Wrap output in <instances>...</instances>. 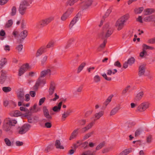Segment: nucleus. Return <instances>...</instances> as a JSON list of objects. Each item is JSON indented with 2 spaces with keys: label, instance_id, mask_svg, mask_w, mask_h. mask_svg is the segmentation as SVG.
Segmentation results:
<instances>
[{
  "label": "nucleus",
  "instance_id": "obj_39",
  "mask_svg": "<svg viewBox=\"0 0 155 155\" xmlns=\"http://www.w3.org/2000/svg\"><path fill=\"white\" fill-rule=\"evenodd\" d=\"M135 61V60L134 58L131 57L128 59L127 62L130 65H131L134 63Z\"/></svg>",
  "mask_w": 155,
  "mask_h": 155
},
{
  "label": "nucleus",
  "instance_id": "obj_38",
  "mask_svg": "<svg viewBox=\"0 0 155 155\" xmlns=\"http://www.w3.org/2000/svg\"><path fill=\"white\" fill-rule=\"evenodd\" d=\"M143 8L142 7H140L138 8H136L134 10L135 13L136 14H140L143 11Z\"/></svg>",
  "mask_w": 155,
  "mask_h": 155
},
{
  "label": "nucleus",
  "instance_id": "obj_29",
  "mask_svg": "<svg viewBox=\"0 0 155 155\" xmlns=\"http://www.w3.org/2000/svg\"><path fill=\"white\" fill-rule=\"evenodd\" d=\"M43 111L45 116L47 119H48V110L46 106H45L43 107Z\"/></svg>",
  "mask_w": 155,
  "mask_h": 155
},
{
  "label": "nucleus",
  "instance_id": "obj_26",
  "mask_svg": "<svg viewBox=\"0 0 155 155\" xmlns=\"http://www.w3.org/2000/svg\"><path fill=\"white\" fill-rule=\"evenodd\" d=\"M104 114V112L103 111H101L98 113L95 114L94 116L95 117V119L94 121H95L99 119Z\"/></svg>",
  "mask_w": 155,
  "mask_h": 155
},
{
  "label": "nucleus",
  "instance_id": "obj_18",
  "mask_svg": "<svg viewBox=\"0 0 155 155\" xmlns=\"http://www.w3.org/2000/svg\"><path fill=\"white\" fill-rule=\"evenodd\" d=\"M72 112L71 109L68 110L65 112H64L62 114L61 117L62 121H64L65 120L66 118L70 115V114Z\"/></svg>",
  "mask_w": 155,
  "mask_h": 155
},
{
  "label": "nucleus",
  "instance_id": "obj_19",
  "mask_svg": "<svg viewBox=\"0 0 155 155\" xmlns=\"http://www.w3.org/2000/svg\"><path fill=\"white\" fill-rule=\"evenodd\" d=\"M79 128H77L74 130L71 133L69 138V140H71L76 138L78 134Z\"/></svg>",
  "mask_w": 155,
  "mask_h": 155
},
{
  "label": "nucleus",
  "instance_id": "obj_6",
  "mask_svg": "<svg viewBox=\"0 0 155 155\" xmlns=\"http://www.w3.org/2000/svg\"><path fill=\"white\" fill-rule=\"evenodd\" d=\"M48 19H43L36 24V27L38 28H40L47 25L48 23Z\"/></svg>",
  "mask_w": 155,
  "mask_h": 155
},
{
  "label": "nucleus",
  "instance_id": "obj_10",
  "mask_svg": "<svg viewBox=\"0 0 155 155\" xmlns=\"http://www.w3.org/2000/svg\"><path fill=\"white\" fill-rule=\"evenodd\" d=\"M48 73V69H47L46 70H44L41 71L40 74V76L38 78V80L44 83V84L46 83V81L45 79L44 78L45 76Z\"/></svg>",
  "mask_w": 155,
  "mask_h": 155
},
{
  "label": "nucleus",
  "instance_id": "obj_47",
  "mask_svg": "<svg viewBox=\"0 0 155 155\" xmlns=\"http://www.w3.org/2000/svg\"><path fill=\"white\" fill-rule=\"evenodd\" d=\"M105 145V143L104 142H102L100 143L96 147V150H98L102 148Z\"/></svg>",
  "mask_w": 155,
  "mask_h": 155
},
{
  "label": "nucleus",
  "instance_id": "obj_64",
  "mask_svg": "<svg viewBox=\"0 0 155 155\" xmlns=\"http://www.w3.org/2000/svg\"><path fill=\"white\" fill-rule=\"evenodd\" d=\"M25 72V70H23L20 68L19 70L18 75L19 76H21Z\"/></svg>",
  "mask_w": 155,
  "mask_h": 155
},
{
  "label": "nucleus",
  "instance_id": "obj_30",
  "mask_svg": "<svg viewBox=\"0 0 155 155\" xmlns=\"http://www.w3.org/2000/svg\"><path fill=\"white\" fill-rule=\"evenodd\" d=\"M28 35V31L25 30L21 32L19 34V36L20 37L23 38V39H25Z\"/></svg>",
  "mask_w": 155,
  "mask_h": 155
},
{
  "label": "nucleus",
  "instance_id": "obj_17",
  "mask_svg": "<svg viewBox=\"0 0 155 155\" xmlns=\"http://www.w3.org/2000/svg\"><path fill=\"white\" fill-rule=\"evenodd\" d=\"M120 109V105H118L117 106L111 110L110 115V116H112L115 115L118 112Z\"/></svg>",
  "mask_w": 155,
  "mask_h": 155
},
{
  "label": "nucleus",
  "instance_id": "obj_27",
  "mask_svg": "<svg viewBox=\"0 0 155 155\" xmlns=\"http://www.w3.org/2000/svg\"><path fill=\"white\" fill-rule=\"evenodd\" d=\"M55 147L57 149H64V147L63 146L61 145V142L60 140H57L55 141Z\"/></svg>",
  "mask_w": 155,
  "mask_h": 155
},
{
  "label": "nucleus",
  "instance_id": "obj_43",
  "mask_svg": "<svg viewBox=\"0 0 155 155\" xmlns=\"http://www.w3.org/2000/svg\"><path fill=\"white\" fill-rule=\"evenodd\" d=\"M94 133V131H92L86 134L84 137V139L86 140L90 137L93 135Z\"/></svg>",
  "mask_w": 155,
  "mask_h": 155
},
{
  "label": "nucleus",
  "instance_id": "obj_33",
  "mask_svg": "<svg viewBox=\"0 0 155 155\" xmlns=\"http://www.w3.org/2000/svg\"><path fill=\"white\" fill-rule=\"evenodd\" d=\"M7 62V59L5 58H2L0 61V68L1 69L4 65Z\"/></svg>",
  "mask_w": 155,
  "mask_h": 155
},
{
  "label": "nucleus",
  "instance_id": "obj_4",
  "mask_svg": "<svg viewBox=\"0 0 155 155\" xmlns=\"http://www.w3.org/2000/svg\"><path fill=\"white\" fill-rule=\"evenodd\" d=\"M149 103L147 102H144L141 103L137 107L136 111L143 112L146 110L149 106Z\"/></svg>",
  "mask_w": 155,
  "mask_h": 155
},
{
  "label": "nucleus",
  "instance_id": "obj_62",
  "mask_svg": "<svg viewBox=\"0 0 155 155\" xmlns=\"http://www.w3.org/2000/svg\"><path fill=\"white\" fill-rule=\"evenodd\" d=\"M104 39V40L103 43H102V44H101L100 46V48H104L107 42V40L106 39Z\"/></svg>",
  "mask_w": 155,
  "mask_h": 155
},
{
  "label": "nucleus",
  "instance_id": "obj_49",
  "mask_svg": "<svg viewBox=\"0 0 155 155\" xmlns=\"http://www.w3.org/2000/svg\"><path fill=\"white\" fill-rule=\"evenodd\" d=\"M13 24V21L12 20L10 19L8 20V22L5 25V27L9 28L11 27Z\"/></svg>",
  "mask_w": 155,
  "mask_h": 155
},
{
  "label": "nucleus",
  "instance_id": "obj_31",
  "mask_svg": "<svg viewBox=\"0 0 155 155\" xmlns=\"http://www.w3.org/2000/svg\"><path fill=\"white\" fill-rule=\"evenodd\" d=\"M11 126L8 124V122L6 124H4L3 126V130L6 131H8L10 130Z\"/></svg>",
  "mask_w": 155,
  "mask_h": 155
},
{
  "label": "nucleus",
  "instance_id": "obj_44",
  "mask_svg": "<svg viewBox=\"0 0 155 155\" xmlns=\"http://www.w3.org/2000/svg\"><path fill=\"white\" fill-rule=\"evenodd\" d=\"M147 55V52L144 50H143V51L140 53V56L141 58L143 57L146 58Z\"/></svg>",
  "mask_w": 155,
  "mask_h": 155
},
{
  "label": "nucleus",
  "instance_id": "obj_45",
  "mask_svg": "<svg viewBox=\"0 0 155 155\" xmlns=\"http://www.w3.org/2000/svg\"><path fill=\"white\" fill-rule=\"evenodd\" d=\"M2 90L5 92L7 93L10 91L12 89L9 87H4L2 88Z\"/></svg>",
  "mask_w": 155,
  "mask_h": 155
},
{
  "label": "nucleus",
  "instance_id": "obj_54",
  "mask_svg": "<svg viewBox=\"0 0 155 155\" xmlns=\"http://www.w3.org/2000/svg\"><path fill=\"white\" fill-rule=\"evenodd\" d=\"M5 142L8 146H11V142L10 140L8 138H5Z\"/></svg>",
  "mask_w": 155,
  "mask_h": 155
},
{
  "label": "nucleus",
  "instance_id": "obj_51",
  "mask_svg": "<svg viewBox=\"0 0 155 155\" xmlns=\"http://www.w3.org/2000/svg\"><path fill=\"white\" fill-rule=\"evenodd\" d=\"M130 151L129 149H126L121 152L120 154V155H126L130 153Z\"/></svg>",
  "mask_w": 155,
  "mask_h": 155
},
{
  "label": "nucleus",
  "instance_id": "obj_34",
  "mask_svg": "<svg viewBox=\"0 0 155 155\" xmlns=\"http://www.w3.org/2000/svg\"><path fill=\"white\" fill-rule=\"evenodd\" d=\"M113 96H112L111 95L109 97H108L107 99L106 100L105 102L104 103V105H105V107H106L107 106V105L111 101V99Z\"/></svg>",
  "mask_w": 155,
  "mask_h": 155
},
{
  "label": "nucleus",
  "instance_id": "obj_46",
  "mask_svg": "<svg viewBox=\"0 0 155 155\" xmlns=\"http://www.w3.org/2000/svg\"><path fill=\"white\" fill-rule=\"evenodd\" d=\"M16 8L15 6H13L12 9V11L11 13V15L12 16H14L16 14Z\"/></svg>",
  "mask_w": 155,
  "mask_h": 155
},
{
  "label": "nucleus",
  "instance_id": "obj_56",
  "mask_svg": "<svg viewBox=\"0 0 155 155\" xmlns=\"http://www.w3.org/2000/svg\"><path fill=\"white\" fill-rule=\"evenodd\" d=\"M102 75L106 80L110 81L111 80V78L110 77H108L105 73L103 74Z\"/></svg>",
  "mask_w": 155,
  "mask_h": 155
},
{
  "label": "nucleus",
  "instance_id": "obj_5",
  "mask_svg": "<svg viewBox=\"0 0 155 155\" xmlns=\"http://www.w3.org/2000/svg\"><path fill=\"white\" fill-rule=\"evenodd\" d=\"M74 8H68L67 11L62 15L61 19L63 21H64L69 17L74 11Z\"/></svg>",
  "mask_w": 155,
  "mask_h": 155
},
{
  "label": "nucleus",
  "instance_id": "obj_32",
  "mask_svg": "<svg viewBox=\"0 0 155 155\" xmlns=\"http://www.w3.org/2000/svg\"><path fill=\"white\" fill-rule=\"evenodd\" d=\"M17 97L19 99L23 102L24 100V94L23 92L20 91L17 95Z\"/></svg>",
  "mask_w": 155,
  "mask_h": 155
},
{
  "label": "nucleus",
  "instance_id": "obj_53",
  "mask_svg": "<svg viewBox=\"0 0 155 155\" xmlns=\"http://www.w3.org/2000/svg\"><path fill=\"white\" fill-rule=\"evenodd\" d=\"M94 123L93 122H91L89 123L86 127L89 130L91 129L92 127L94 126Z\"/></svg>",
  "mask_w": 155,
  "mask_h": 155
},
{
  "label": "nucleus",
  "instance_id": "obj_24",
  "mask_svg": "<svg viewBox=\"0 0 155 155\" xmlns=\"http://www.w3.org/2000/svg\"><path fill=\"white\" fill-rule=\"evenodd\" d=\"M155 19V16L154 15H151L145 17L143 19L146 22H149L153 21Z\"/></svg>",
  "mask_w": 155,
  "mask_h": 155
},
{
  "label": "nucleus",
  "instance_id": "obj_11",
  "mask_svg": "<svg viewBox=\"0 0 155 155\" xmlns=\"http://www.w3.org/2000/svg\"><path fill=\"white\" fill-rule=\"evenodd\" d=\"M48 48V44L47 45L46 47L44 46L40 48L37 51L36 57H38L45 52L47 51V48Z\"/></svg>",
  "mask_w": 155,
  "mask_h": 155
},
{
  "label": "nucleus",
  "instance_id": "obj_9",
  "mask_svg": "<svg viewBox=\"0 0 155 155\" xmlns=\"http://www.w3.org/2000/svg\"><path fill=\"white\" fill-rule=\"evenodd\" d=\"M30 127V125L29 124H25L20 128L18 131L19 134H25L29 129Z\"/></svg>",
  "mask_w": 155,
  "mask_h": 155
},
{
  "label": "nucleus",
  "instance_id": "obj_16",
  "mask_svg": "<svg viewBox=\"0 0 155 155\" xmlns=\"http://www.w3.org/2000/svg\"><path fill=\"white\" fill-rule=\"evenodd\" d=\"M61 107V103H59L58 106H55L53 107L52 110H51L50 111L51 114L53 115L54 114V113H53V111L55 112H58L60 111Z\"/></svg>",
  "mask_w": 155,
  "mask_h": 155
},
{
  "label": "nucleus",
  "instance_id": "obj_50",
  "mask_svg": "<svg viewBox=\"0 0 155 155\" xmlns=\"http://www.w3.org/2000/svg\"><path fill=\"white\" fill-rule=\"evenodd\" d=\"M78 0H69L68 2V4L70 6H72Z\"/></svg>",
  "mask_w": 155,
  "mask_h": 155
},
{
  "label": "nucleus",
  "instance_id": "obj_40",
  "mask_svg": "<svg viewBox=\"0 0 155 155\" xmlns=\"http://www.w3.org/2000/svg\"><path fill=\"white\" fill-rule=\"evenodd\" d=\"M5 35V32L3 30H1L0 31V39L3 40L4 39V36Z\"/></svg>",
  "mask_w": 155,
  "mask_h": 155
},
{
  "label": "nucleus",
  "instance_id": "obj_52",
  "mask_svg": "<svg viewBox=\"0 0 155 155\" xmlns=\"http://www.w3.org/2000/svg\"><path fill=\"white\" fill-rule=\"evenodd\" d=\"M86 123V120L84 119H82L79 121V124L81 126H84L85 125Z\"/></svg>",
  "mask_w": 155,
  "mask_h": 155
},
{
  "label": "nucleus",
  "instance_id": "obj_22",
  "mask_svg": "<svg viewBox=\"0 0 155 155\" xmlns=\"http://www.w3.org/2000/svg\"><path fill=\"white\" fill-rule=\"evenodd\" d=\"M56 74L55 68L54 66L49 67V77L51 75H54Z\"/></svg>",
  "mask_w": 155,
  "mask_h": 155
},
{
  "label": "nucleus",
  "instance_id": "obj_7",
  "mask_svg": "<svg viewBox=\"0 0 155 155\" xmlns=\"http://www.w3.org/2000/svg\"><path fill=\"white\" fill-rule=\"evenodd\" d=\"M56 84L55 81L53 80H51L49 86V95H51L54 93L56 89Z\"/></svg>",
  "mask_w": 155,
  "mask_h": 155
},
{
  "label": "nucleus",
  "instance_id": "obj_23",
  "mask_svg": "<svg viewBox=\"0 0 155 155\" xmlns=\"http://www.w3.org/2000/svg\"><path fill=\"white\" fill-rule=\"evenodd\" d=\"M144 12H145L144 15H149L154 13L155 12V10L153 8H147L144 11Z\"/></svg>",
  "mask_w": 155,
  "mask_h": 155
},
{
  "label": "nucleus",
  "instance_id": "obj_35",
  "mask_svg": "<svg viewBox=\"0 0 155 155\" xmlns=\"http://www.w3.org/2000/svg\"><path fill=\"white\" fill-rule=\"evenodd\" d=\"M143 50L146 51L147 49L153 50L154 48L153 47L149 46L145 44H143L142 45Z\"/></svg>",
  "mask_w": 155,
  "mask_h": 155
},
{
  "label": "nucleus",
  "instance_id": "obj_25",
  "mask_svg": "<svg viewBox=\"0 0 155 155\" xmlns=\"http://www.w3.org/2000/svg\"><path fill=\"white\" fill-rule=\"evenodd\" d=\"M56 44V40L54 39H51L49 41V49L52 50Z\"/></svg>",
  "mask_w": 155,
  "mask_h": 155
},
{
  "label": "nucleus",
  "instance_id": "obj_15",
  "mask_svg": "<svg viewBox=\"0 0 155 155\" xmlns=\"http://www.w3.org/2000/svg\"><path fill=\"white\" fill-rule=\"evenodd\" d=\"M145 66L141 65L139 68L138 75L139 77L144 75L145 72Z\"/></svg>",
  "mask_w": 155,
  "mask_h": 155
},
{
  "label": "nucleus",
  "instance_id": "obj_13",
  "mask_svg": "<svg viewBox=\"0 0 155 155\" xmlns=\"http://www.w3.org/2000/svg\"><path fill=\"white\" fill-rule=\"evenodd\" d=\"M1 75L0 77V83L3 84L5 81L7 77V72L6 71L2 70L1 71Z\"/></svg>",
  "mask_w": 155,
  "mask_h": 155
},
{
  "label": "nucleus",
  "instance_id": "obj_59",
  "mask_svg": "<svg viewBox=\"0 0 155 155\" xmlns=\"http://www.w3.org/2000/svg\"><path fill=\"white\" fill-rule=\"evenodd\" d=\"M130 87V86L129 85L127 86L124 89L123 91L122 94H125L128 90Z\"/></svg>",
  "mask_w": 155,
  "mask_h": 155
},
{
  "label": "nucleus",
  "instance_id": "obj_37",
  "mask_svg": "<svg viewBox=\"0 0 155 155\" xmlns=\"http://www.w3.org/2000/svg\"><path fill=\"white\" fill-rule=\"evenodd\" d=\"M93 80L95 83H97L101 81V78L99 76L97 75L94 77Z\"/></svg>",
  "mask_w": 155,
  "mask_h": 155
},
{
  "label": "nucleus",
  "instance_id": "obj_14",
  "mask_svg": "<svg viewBox=\"0 0 155 155\" xmlns=\"http://www.w3.org/2000/svg\"><path fill=\"white\" fill-rule=\"evenodd\" d=\"M93 1L92 0H87L85 1L82 2V6L83 9L88 8L92 4Z\"/></svg>",
  "mask_w": 155,
  "mask_h": 155
},
{
  "label": "nucleus",
  "instance_id": "obj_2",
  "mask_svg": "<svg viewBox=\"0 0 155 155\" xmlns=\"http://www.w3.org/2000/svg\"><path fill=\"white\" fill-rule=\"evenodd\" d=\"M129 18L128 15L126 14L121 17L117 21L115 26L117 28V30H120L124 26V23L126 22Z\"/></svg>",
  "mask_w": 155,
  "mask_h": 155
},
{
  "label": "nucleus",
  "instance_id": "obj_60",
  "mask_svg": "<svg viewBox=\"0 0 155 155\" xmlns=\"http://www.w3.org/2000/svg\"><path fill=\"white\" fill-rule=\"evenodd\" d=\"M45 100V97H43L40 99L39 101L38 105L39 106H41V105H42V104L44 102Z\"/></svg>",
  "mask_w": 155,
  "mask_h": 155
},
{
  "label": "nucleus",
  "instance_id": "obj_63",
  "mask_svg": "<svg viewBox=\"0 0 155 155\" xmlns=\"http://www.w3.org/2000/svg\"><path fill=\"white\" fill-rule=\"evenodd\" d=\"M115 66L118 67V68H120L121 67V64L119 61H117L115 62L114 64Z\"/></svg>",
  "mask_w": 155,
  "mask_h": 155
},
{
  "label": "nucleus",
  "instance_id": "obj_36",
  "mask_svg": "<svg viewBox=\"0 0 155 155\" xmlns=\"http://www.w3.org/2000/svg\"><path fill=\"white\" fill-rule=\"evenodd\" d=\"M29 68V64L28 63H26L21 66L20 68L22 70H25L26 71Z\"/></svg>",
  "mask_w": 155,
  "mask_h": 155
},
{
  "label": "nucleus",
  "instance_id": "obj_57",
  "mask_svg": "<svg viewBox=\"0 0 155 155\" xmlns=\"http://www.w3.org/2000/svg\"><path fill=\"white\" fill-rule=\"evenodd\" d=\"M84 153L85 155H95V154L94 152H92L90 150H88L86 151L84 153Z\"/></svg>",
  "mask_w": 155,
  "mask_h": 155
},
{
  "label": "nucleus",
  "instance_id": "obj_42",
  "mask_svg": "<svg viewBox=\"0 0 155 155\" xmlns=\"http://www.w3.org/2000/svg\"><path fill=\"white\" fill-rule=\"evenodd\" d=\"M8 122V124L11 126H13L17 123V121L15 120H10Z\"/></svg>",
  "mask_w": 155,
  "mask_h": 155
},
{
  "label": "nucleus",
  "instance_id": "obj_1",
  "mask_svg": "<svg viewBox=\"0 0 155 155\" xmlns=\"http://www.w3.org/2000/svg\"><path fill=\"white\" fill-rule=\"evenodd\" d=\"M113 32L112 29L109 27L108 23L106 24L102 32L100 34V37L102 39H106L110 37Z\"/></svg>",
  "mask_w": 155,
  "mask_h": 155
},
{
  "label": "nucleus",
  "instance_id": "obj_12",
  "mask_svg": "<svg viewBox=\"0 0 155 155\" xmlns=\"http://www.w3.org/2000/svg\"><path fill=\"white\" fill-rule=\"evenodd\" d=\"M10 115L14 117L21 116V117H28V115H25L24 114H22L19 110H15L12 111L10 113Z\"/></svg>",
  "mask_w": 155,
  "mask_h": 155
},
{
  "label": "nucleus",
  "instance_id": "obj_58",
  "mask_svg": "<svg viewBox=\"0 0 155 155\" xmlns=\"http://www.w3.org/2000/svg\"><path fill=\"white\" fill-rule=\"evenodd\" d=\"M147 43L149 44H153L155 43V38L149 39L147 41Z\"/></svg>",
  "mask_w": 155,
  "mask_h": 155
},
{
  "label": "nucleus",
  "instance_id": "obj_61",
  "mask_svg": "<svg viewBox=\"0 0 155 155\" xmlns=\"http://www.w3.org/2000/svg\"><path fill=\"white\" fill-rule=\"evenodd\" d=\"M83 89V86L81 85L79 86L77 89L76 92L77 93H81Z\"/></svg>",
  "mask_w": 155,
  "mask_h": 155
},
{
  "label": "nucleus",
  "instance_id": "obj_55",
  "mask_svg": "<svg viewBox=\"0 0 155 155\" xmlns=\"http://www.w3.org/2000/svg\"><path fill=\"white\" fill-rule=\"evenodd\" d=\"M23 48V46L22 45L20 44L18 45L16 47V49L18 51V52H21Z\"/></svg>",
  "mask_w": 155,
  "mask_h": 155
},
{
  "label": "nucleus",
  "instance_id": "obj_20",
  "mask_svg": "<svg viewBox=\"0 0 155 155\" xmlns=\"http://www.w3.org/2000/svg\"><path fill=\"white\" fill-rule=\"evenodd\" d=\"M143 95L144 93L143 91L139 92L135 96L134 98V100L137 101H139L142 98Z\"/></svg>",
  "mask_w": 155,
  "mask_h": 155
},
{
  "label": "nucleus",
  "instance_id": "obj_8",
  "mask_svg": "<svg viewBox=\"0 0 155 155\" xmlns=\"http://www.w3.org/2000/svg\"><path fill=\"white\" fill-rule=\"evenodd\" d=\"M81 16V14L78 12L71 22L69 25L70 29H71L74 25L78 21H79Z\"/></svg>",
  "mask_w": 155,
  "mask_h": 155
},
{
  "label": "nucleus",
  "instance_id": "obj_21",
  "mask_svg": "<svg viewBox=\"0 0 155 155\" xmlns=\"http://www.w3.org/2000/svg\"><path fill=\"white\" fill-rule=\"evenodd\" d=\"M43 84L44 85V83L42 82L41 81H39V80H37L35 85L33 86V90L35 91H37L38 88V87L40 84Z\"/></svg>",
  "mask_w": 155,
  "mask_h": 155
},
{
  "label": "nucleus",
  "instance_id": "obj_41",
  "mask_svg": "<svg viewBox=\"0 0 155 155\" xmlns=\"http://www.w3.org/2000/svg\"><path fill=\"white\" fill-rule=\"evenodd\" d=\"M75 41V39L74 38H71L69 39L68 41L67 45L65 46L66 48H67L70 47V45L72 43Z\"/></svg>",
  "mask_w": 155,
  "mask_h": 155
},
{
  "label": "nucleus",
  "instance_id": "obj_3",
  "mask_svg": "<svg viewBox=\"0 0 155 155\" xmlns=\"http://www.w3.org/2000/svg\"><path fill=\"white\" fill-rule=\"evenodd\" d=\"M30 4L27 0H24L21 2L18 11L21 15H23L25 13L27 7L30 6Z\"/></svg>",
  "mask_w": 155,
  "mask_h": 155
},
{
  "label": "nucleus",
  "instance_id": "obj_28",
  "mask_svg": "<svg viewBox=\"0 0 155 155\" xmlns=\"http://www.w3.org/2000/svg\"><path fill=\"white\" fill-rule=\"evenodd\" d=\"M86 64L85 62H83L80 64L77 69V73L78 74L79 73L83 70Z\"/></svg>",
  "mask_w": 155,
  "mask_h": 155
},
{
  "label": "nucleus",
  "instance_id": "obj_48",
  "mask_svg": "<svg viewBox=\"0 0 155 155\" xmlns=\"http://www.w3.org/2000/svg\"><path fill=\"white\" fill-rule=\"evenodd\" d=\"M142 131V130L141 128L137 129L135 131V137H137L139 135Z\"/></svg>",
  "mask_w": 155,
  "mask_h": 155
}]
</instances>
